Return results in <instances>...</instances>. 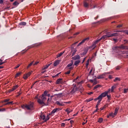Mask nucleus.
Instances as JSON below:
<instances>
[{"mask_svg": "<svg viewBox=\"0 0 128 128\" xmlns=\"http://www.w3.org/2000/svg\"><path fill=\"white\" fill-rule=\"evenodd\" d=\"M92 100H94L93 98H90L89 99L87 100L86 102H92Z\"/></svg>", "mask_w": 128, "mask_h": 128, "instance_id": "nucleus-35", "label": "nucleus"}, {"mask_svg": "<svg viewBox=\"0 0 128 128\" xmlns=\"http://www.w3.org/2000/svg\"><path fill=\"white\" fill-rule=\"evenodd\" d=\"M116 80H118L120 82V79L119 78H116L114 82H116Z\"/></svg>", "mask_w": 128, "mask_h": 128, "instance_id": "nucleus-42", "label": "nucleus"}, {"mask_svg": "<svg viewBox=\"0 0 128 128\" xmlns=\"http://www.w3.org/2000/svg\"><path fill=\"white\" fill-rule=\"evenodd\" d=\"M72 64H74V62H72L71 63L68 64L66 66L68 70H74Z\"/></svg>", "mask_w": 128, "mask_h": 128, "instance_id": "nucleus-9", "label": "nucleus"}, {"mask_svg": "<svg viewBox=\"0 0 128 128\" xmlns=\"http://www.w3.org/2000/svg\"><path fill=\"white\" fill-rule=\"evenodd\" d=\"M18 2H16V1L15 2H14L13 3L14 6H18Z\"/></svg>", "mask_w": 128, "mask_h": 128, "instance_id": "nucleus-41", "label": "nucleus"}, {"mask_svg": "<svg viewBox=\"0 0 128 128\" xmlns=\"http://www.w3.org/2000/svg\"><path fill=\"white\" fill-rule=\"evenodd\" d=\"M61 126H66V124H64V123H62V124H61Z\"/></svg>", "mask_w": 128, "mask_h": 128, "instance_id": "nucleus-49", "label": "nucleus"}, {"mask_svg": "<svg viewBox=\"0 0 128 128\" xmlns=\"http://www.w3.org/2000/svg\"><path fill=\"white\" fill-rule=\"evenodd\" d=\"M72 56H74L76 54V49H74V50H72Z\"/></svg>", "mask_w": 128, "mask_h": 128, "instance_id": "nucleus-32", "label": "nucleus"}, {"mask_svg": "<svg viewBox=\"0 0 128 128\" xmlns=\"http://www.w3.org/2000/svg\"><path fill=\"white\" fill-rule=\"evenodd\" d=\"M126 56H124V58H128V54L126 53Z\"/></svg>", "mask_w": 128, "mask_h": 128, "instance_id": "nucleus-62", "label": "nucleus"}, {"mask_svg": "<svg viewBox=\"0 0 128 128\" xmlns=\"http://www.w3.org/2000/svg\"><path fill=\"white\" fill-rule=\"evenodd\" d=\"M56 104H58V106H64L65 104H64V102H60L58 101H57L56 102Z\"/></svg>", "mask_w": 128, "mask_h": 128, "instance_id": "nucleus-12", "label": "nucleus"}, {"mask_svg": "<svg viewBox=\"0 0 128 128\" xmlns=\"http://www.w3.org/2000/svg\"><path fill=\"white\" fill-rule=\"evenodd\" d=\"M128 92V88H124V94H126V92Z\"/></svg>", "mask_w": 128, "mask_h": 128, "instance_id": "nucleus-40", "label": "nucleus"}, {"mask_svg": "<svg viewBox=\"0 0 128 128\" xmlns=\"http://www.w3.org/2000/svg\"><path fill=\"white\" fill-rule=\"evenodd\" d=\"M84 6L85 8H88V3L87 2H84Z\"/></svg>", "mask_w": 128, "mask_h": 128, "instance_id": "nucleus-34", "label": "nucleus"}, {"mask_svg": "<svg viewBox=\"0 0 128 128\" xmlns=\"http://www.w3.org/2000/svg\"><path fill=\"white\" fill-rule=\"evenodd\" d=\"M106 108H108V104H105L104 106L101 107L100 110H102Z\"/></svg>", "mask_w": 128, "mask_h": 128, "instance_id": "nucleus-23", "label": "nucleus"}, {"mask_svg": "<svg viewBox=\"0 0 128 128\" xmlns=\"http://www.w3.org/2000/svg\"><path fill=\"white\" fill-rule=\"evenodd\" d=\"M58 74H60V73L56 74V76H53V78H56V76H58Z\"/></svg>", "mask_w": 128, "mask_h": 128, "instance_id": "nucleus-58", "label": "nucleus"}, {"mask_svg": "<svg viewBox=\"0 0 128 128\" xmlns=\"http://www.w3.org/2000/svg\"><path fill=\"white\" fill-rule=\"evenodd\" d=\"M34 99L36 100L38 99V100H40V98H38V96H36L34 97Z\"/></svg>", "mask_w": 128, "mask_h": 128, "instance_id": "nucleus-47", "label": "nucleus"}, {"mask_svg": "<svg viewBox=\"0 0 128 128\" xmlns=\"http://www.w3.org/2000/svg\"><path fill=\"white\" fill-rule=\"evenodd\" d=\"M88 62H89V60H88L86 62V68H88Z\"/></svg>", "mask_w": 128, "mask_h": 128, "instance_id": "nucleus-44", "label": "nucleus"}, {"mask_svg": "<svg viewBox=\"0 0 128 128\" xmlns=\"http://www.w3.org/2000/svg\"><path fill=\"white\" fill-rule=\"evenodd\" d=\"M34 64V62H31L28 66L27 68H28L30 66H32Z\"/></svg>", "mask_w": 128, "mask_h": 128, "instance_id": "nucleus-28", "label": "nucleus"}, {"mask_svg": "<svg viewBox=\"0 0 128 128\" xmlns=\"http://www.w3.org/2000/svg\"><path fill=\"white\" fill-rule=\"evenodd\" d=\"M116 84H114V85L112 86L110 89V92H114V90H116Z\"/></svg>", "mask_w": 128, "mask_h": 128, "instance_id": "nucleus-13", "label": "nucleus"}, {"mask_svg": "<svg viewBox=\"0 0 128 128\" xmlns=\"http://www.w3.org/2000/svg\"><path fill=\"white\" fill-rule=\"evenodd\" d=\"M18 88V85H16L14 86V87L11 89L10 91L11 92H14V90H16V88Z\"/></svg>", "mask_w": 128, "mask_h": 128, "instance_id": "nucleus-17", "label": "nucleus"}, {"mask_svg": "<svg viewBox=\"0 0 128 128\" xmlns=\"http://www.w3.org/2000/svg\"><path fill=\"white\" fill-rule=\"evenodd\" d=\"M72 58L74 60H80V56L78 55H77Z\"/></svg>", "mask_w": 128, "mask_h": 128, "instance_id": "nucleus-16", "label": "nucleus"}, {"mask_svg": "<svg viewBox=\"0 0 128 128\" xmlns=\"http://www.w3.org/2000/svg\"><path fill=\"white\" fill-rule=\"evenodd\" d=\"M120 66H117L116 67V70H120Z\"/></svg>", "mask_w": 128, "mask_h": 128, "instance_id": "nucleus-46", "label": "nucleus"}, {"mask_svg": "<svg viewBox=\"0 0 128 128\" xmlns=\"http://www.w3.org/2000/svg\"><path fill=\"white\" fill-rule=\"evenodd\" d=\"M14 102H7L6 104H4V106H7L8 104H12Z\"/></svg>", "mask_w": 128, "mask_h": 128, "instance_id": "nucleus-29", "label": "nucleus"}, {"mask_svg": "<svg viewBox=\"0 0 128 128\" xmlns=\"http://www.w3.org/2000/svg\"><path fill=\"white\" fill-rule=\"evenodd\" d=\"M10 102V99H6L2 102Z\"/></svg>", "mask_w": 128, "mask_h": 128, "instance_id": "nucleus-38", "label": "nucleus"}, {"mask_svg": "<svg viewBox=\"0 0 128 128\" xmlns=\"http://www.w3.org/2000/svg\"><path fill=\"white\" fill-rule=\"evenodd\" d=\"M64 54V52H60L57 56V58H60V56H62V54Z\"/></svg>", "mask_w": 128, "mask_h": 128, "instance_id": "nucleus-30", "label": "nucleus"}, {"mask_svg": "<svg viewBox=\"0 0 128 128\" xmlns=\"http://www.w3.org/2000/svg\"><path fill=\"white\" fill-rule=\"evenodd\" d=\"M118 32H124V34H126L128 35V30H122V31H117Z\"/></svg>", "mask_w": 128, "mask_h": 128, "instance_id": "nucleus-26", "label": "nucleus"}, {"mask_svg": "<svg viewBox=\"0 0 128 128\" xmlns=\"http://www.w3.org/2000/svg\"><path fill=\"white\" fill-rule=\"evenodd\" d=\"M78 34H80V32H77L75 33L74 36H78Z\"/></svg>", "mask_w": 128, "mask_h": 128, "instance_id": "nucleus-48", "label": "nucleus"}, {"mask_svg": "<svg viewBox=\"0 0 128 128\" xmlns=\"http://www.w3.org/2000/svg\"><path fill=\"white\" fill-rule=\"evenodd\" d=\"M88 40H90V38H86L84 39L83 40H82L81 42H80L78 45L77 46V48H78V46H82V44H84V42H88Z\"/></svg>", "mask_w": 128, "mask_h": 128, "instance_id": "nucleus-8", "label": "nucleus"}, {"mask_svg": "<svg viewBox=\"0 0 128 128\" xmlns=\"http://www.w3.org/2000/svg\"><path fill=\"white\" fill-rule=\"evenodd\" d=\"M5 62H0V66H2V64H4Z\"/></svg>", "mask_w": 128, "mask_h": 128, "instance_id": "nucleus-57", "label": "nucleus"}, {"mask_svg": "<svg viewBox=\"0 0 128 128\" xmlns=\"http://www.w3.org/2000/svg\"><path fill=\"white\" fill-rule=\"evenodd\" d=\"M66 74H70V70H68L65 72Z\"/></svg>", "mask_w": 128, "mask_h": 128, "instance_id": "nucleus-45", "label": "nucleus"}, {"mask_svg": "<svg viewBox=\"0 0 128 128\" xmlns=\"http://www.w3.org/2000/svg\"><path fill=\"white\" fill-rule=\"evenodd\" d=\"M22 108H26V110H34V103L23 105Z\"/></svg>", "mask_w": 128, "mask_h": 128, "instance_id": "nucleus-3", "label": "nucleus"}, {"mask_svg": "<svg viewBox=\"0 0 128 128\" xmlns=\"http://www.w3.org/2000/svg\"><path fill=\"white\" fill-rule=\"evenodd\" d=\"M109 78H110V80H112V76H109Z\"/></svg>", "mask_w": 128, "mask_h": 128, "instance_id": "nucleus-59", "label": "nucleus"}, {"mask_svg": "<svg viewBox=\"0 0 128 128\" xmlns=\"http://www.w3.org/2000/svg\"><path fill=\"white\" fill-rule=\"evenodd\" d=\"M38 64V62H36L34 64V66H36V64Z\"/></svg>", "mask_w": 128, "mask_h": 128, "instance_id": "nucleus-55", "label": "nucleus"}, {"mask_svg": "<svg viewBox=\"0 0 128 128\" xmlns=\"http://www.w3.org/2000/svg\"><path fill=\"white\" fill-rule=\"evenodd\" d=\"M102 120H104V119H102V118H100L98 120V122H100V124H102Z\"/></svg>", "mask_w": 128, "mask_h": 128, "instance_id": "nucleus-33", "label": "nucleus"}, {"mask_svg": "<svg viewBox=\"0 0 128 128\" xmlns=\"http://www.w3.org/2000/svg\"><path fill=\"white\" fill-rule=\"evenodd\" d=\"M4 2V0H0V4H2Z\"/></svg>", "mask_w": 128, "mask_h": 128, "instance_id": "nucleus-61", "label": "nucleus"}, {"mask_svg": "<svg viewBox=\"0 0 128 128\" xmlns=\"http://www.w3.org/2000/svg\"><path fill=\"white\" fill-rule=\"evenodd\" d=\"M72 102L70 101H68V102H64V104H70Z\"/></svg>", "mask_w": 128, "mask_h": 128, "instance_id": "nucleus-54", "label": "nucleus"}, {"mask_svg": "<svg viewBox=\"0 0 128 128\" xmlns=\"http://www.w3.org/2000/svg\"><path fill=\"white\" fill-rule=\"evenodd\" d=\"M110 93V88H109L108 90L104 92H102V94H105L104 98L106 96H107L108 100H110V94H109Z\"/></svg>", "mask_w": 128, "mask_h": 128, "instance_id": "nucleus-6", "label": "nucleus"}, {"mask_svg": "<svg viewBox=\"0 0 128 128\" xmlns=\"http://www.w3.org/2000/svg\"><path fill=\"white\" fill-rule=\"evenodd\" d=\"M74 86V88H73L72 92H76L78 90V89H76V84H73Z\"/></svg>", "mask_w": 128, "mask_h": 128, "instance_id": "nucleus-20", "label": "nucleus"}, {"mask_svg": "<svg viewBox=\"0 0 128 128\" xmlns=\"http://www.w3.org/2000/svg\"><path fill=\"white\" fill-rule=\"evenodd\" d=\"M100 84L96 85L94 87V90H96V88H100Z\"/></svg>", "mask_w": 128, "mask_h": 128, "instance_id": "nucleus-36", "label": "nucleus"}, {"mask_svg": "<svg viewBox=\"0 0 128 128\" xmlns=\"http://www.w3.org/2000/svg\"><path fill=\"white\" fill-rule=\"evenodd\" d=\"M92 92H90L88 93V94H92Z\"/></svg>", "mask_w": 128, "mask_h": 128, "instance_id": "nucleus-64", "label": "nucleus"}, {"mask_svg": "<svg viewBox=\"0 0 128 128\" xmlns=\"http://www.w3.org/2000/svg\"><path fill=\"white\" fill-rule=\"evenodd\" d=\"M92 68L90 70V72H89L90 74H92Z\"/></svg>", "mask_w": 128, "mask_h": 128, "instance_id": "nucleus-63", "label": "nucleus"}, {"mask_svg": "<svg viewBox=\"0 0 128 128\" xmlns=\"http://www.w3.org/2000/svg\"><path fill=\"white\" fill-rule=\"evenodd\" d=\"M118 108H116L115 109L114 113H110L109 116H112V118H114L116 114H118Z\"/></svg>", "mask_w": 128, "mask_h": 128, "instance_id": "nucleus-7", "label": "nucleus"}, {"mask_svg": "<svg viewBox=\"0 0 128 128\" xmlns=\"http://www.w3.org/2000/svg\"><path fill=\"white\" fill-rule=\"evenodd\" d=\"M92 82H93V84L94 86L95 84H98V81L96 80H94H94H91Z\"/></svg>", "mask_w": 128, "mask_h": 128, "instance_id": "nucleus-37", "label": "nucleus"}, {"mask_svg": "<svg viewBox=\"0 0 128 128\" xmlns=\"http://www.w3.org/2000/svg\"><path fill=\"white\" fill-rule=\"evenodd\" d=\"M26 22H21L20 23V26H26Z\"/></svg>", "mask_w": 128, "mask_h": 128, "instance_id": "nucleus-31", "label": "nucleus"}, {"mask_svg": "<svg viewBox=\"0 0 128 128\" xmlns=\"http://www.w3.org/2000/svg\"><path fill=\"white\" fill-rule=\"evenodd\" d=\"M62 79L59 78V79L57 80L56 81V84H62Z\"/></svg>", "mask_w": 128, "mask_h": 128, "instance_id": "nucleus-15", "label": "nucleus"}, {"mask_svg": "<svg viewBox=\"0 0 128 128\" xmlns=\"http://www.w3.org/2000/svg\"><path fill=\"white\" fill-rule=\"evenodd\" d=\"M50 114H48L46 116V118H45V120H44V122H48V120H50Z\"/></svg>", "mask_w": 128, "mask_h": 128, "instance_id": "nucleus-22", "label": "nucleus"}, {"mask_svg": "<svg viewBox=\"0 0 128 128\" xmlns=\"http://www.w3.org/2000/svg\"><path fill=\"white\" fill-rule=\"evenodd\" d=\"M122 25L120 24V25H118V26H117V28H122Z\"/></svg>", "mask_w": 128, "mask_h": 128, "instance_id": "nucleus-52", "label": "nucleus"}, {"mask_svg": "<svg viewBox=\"0 0 128 128\" xmlns=\"http://www.w3.org/2000/svg\"><path fill=\"white\" fill-rule=\"evenodd\" d=\"M6 110L5 108H0V112H6Z\"/></svg>", "mask_w": 128, "mask_h": 128, "instance_id": "nucleus-43", "label": "nucleus"}, {"mask_svg": "<svg viewBox=\"0 0 128 128\" xmlns=\"http://www.w3.org/2000/svg\"><path fill=\"white\" fill-rule=\"evenodd\" d=\"M20 94H22V92H19L18 93V95H17V96H20Z\"/></svg>", "mask_w": 128, "mask_h": 128, "instance_id": "nucleus-60", "label": "nucleus"}, {"mask_svg": "<svg viewBox=\"0 0 128 128\" xmlns=\"http://www.w3.org/2000/svg\"><path fill=\"white\" fill-rule=\"evenodd\" d=\"M60 110H62V108H56L52 110L51 114H56V112H60Z\"/></svg>", "mask_w": 128, "mask_h": 128, "instance_id": "nucleus-11", "label": "nucleus"}, {"mask_svg": "<svg viewBox=\"0 0 128 128\" xmlns=\"http://www.w3.org/2000/svg\"><path fill=\"white\" fill-rule=\"evenodd\" d=\"M46 96H48V92L44 91V93L41 96V99H38V102L41 106H46Z\"/></svg>", "mask_w": 128, "mask_h": 128, "instance_id": "nucleus-2", "label": "nucleus"}, {"mask_svg": "<svg viewBox=\"0 0 128 128\" xmlns=\"http://www.w3.org/2000/svg\"><path fill=\"white\" fill-rule=\"evenodd\" d=\"M50 66V64L46 65L45 66H44V68H42V70H46V68H48V66Z\"/></svg>", "mask_w": 128, "mask_h": 128, "instance_id": "nucleus-24", "label": "nucleus"}, {"mask_svg": "<svg viewBox=\"0 0 128 128\" xmlns=\"http://www.w3.org/2000/svg\"><path fill=\"white\" fill-rule=\"evenodd\" d=\"M106 74L108 73H104L98 76L97 78H98V80H100V78H104V76H106Z\"/></svg>", "mask_w": 128, "mask_h": 128, "instance_id": "nucleus-14", "label": "nucleus"}, {"mask_svg": "<svg viewBox=\"0 0 128 128\" xmlns=\"http://www.w3.org/2000/svg\"><path fill=\"white\" fill-rule=\"evenodd\" d=\"M118 36V34H110V32L107 33L106 35L102 36L100 40H96L95 41L94 44H92V48H93V50L96 48V44H98V42H100L101 40H104V38H110V36Z\"/></svg>", "mask_w": 128, "mask_h": 128, "instance_id": "nucleus-1", "label": "nucleus"}, {"mask_svg": "<svg viewBox=\"0 0 128 128\" xmlns=\"http://www.w3.org/2000/svg\"><path fill=\"white\" fill-rule=\"evenodd\" d=\"M106 96V94H101L100 95L98 98L94 99V100H98V101L97 102V104H100V102H102V98H104Z\"/></svg>", "mask_w": 128, "mask_h": 128, "instance_id": "nucleus-5", "label": "nucleus"}, {"mask_svg": "<svg viewBox=\"0 0 128 128\" xmlns=\"http://www.w3.org/2000/svg\"><path fill=\"white\" fill-rule=\"evenodd\" d=\"M65 112H67V114H68L72 112V110H71L70 108H68L66 110Z\"/></svg>", "mask_w": 128, "mask_h": 128, "instance_id": "nucleus-19", "label": "nucleus"}, {"mask_svg": "<svg viewBox=\"0 0 128 128\" xmlns=\"http://www.w3.org/2000/svg\"><path fill=\"white\" fill-rule=\"evenodd\" d=\"M20 64H18L16 67H15V68H20Z\"/></svg>", "mask_w": 128, "mask_h": 128, "instance_id": "nucleus-50", "label": "nucleus"}, {"mask_svg": "<svg viewBox=\"0 0 128 128\" xmlns=\"http://www.w3.org/2000/svg\"><path fill=\"white\" fill-rule=\"evenodd\" d=\"M114 50H128V46L122 44L120 46H116L113 48Z\"/></svg>", "mask_w": 128, "mask_h": 128, "instance_id": "nucleus-4", "label": "nucleus"}, {"mask_svg": "<svg viewBox=\"0 0 128 128\" xmlns=\"http://www.w3.org/2000/svg\"><path fill=\"white\" fill-rule=\"evenodd\" d=\"M80 92H84V88L82 87L80 88Z\"/></svg>", "mask_w": 128, "mask_h": 128, "instance_id": "nucleus-51", "label": "nucleus"}, {"mask_svg": "<svg viewBox=\"0 0 128 128\" xmlns=\"http://www.w3.org/2000/svg\"><path fill=\"white\" fill-rule=\"evenodd\" d=\"M32 71H31L30 72H28V74H24L23 76V78H24V80H26L30 76V75L32 74Z\"/></svg>", "mask_w": 128, "mask_h": 128, "instance_id": "nucleus-10", "label": "nucleus"}, {"mask_svg": "<svg viewBox=\"0 0 128 128\" xmlns=\"http://www.w3.org/2000/svg\"><path fill=\"white\" fill-rule=\"evenodd\" d=\"M124 44H128V40H124Z\"/></svg>", "mask_w": 128, "mask_h": 128, "instance_id": "nucleus-39", "label": "nucleus"}, {"mask_svg": "<svg viewBox=\"0 0 128 128\" xmlns=\"http://www.w3.org/2000/svg\"><path fill=\"white\" fill-rule=\"evenodd\" d=\"M60 60H56L54 64V66H58V64H60Z\"/></svg>", "mask_w": 128, "mask_h": 128, "instance_id": "nucleus-18", "label": "nucleus"}, {"mask_svg": "<svg viewBox=\"0 0 128 128\" xmlns=\"http://www.w3.org/2000/svg\"><path fill=\"white\" fill-rule=\"evenodd\" d=\"M80 60H76L74 62V65H75L76 66H78V64H80Z\"/></svg>", "mask_w": 128, "mask_h": 128, "instance_id": "nucleus-21", "label": "nucleus"}, {"mask_svg": "<svg viewBox=\"0 0 128 128\" xmlns=\"http://www.w3.org/2000/svg\"><path fill=\"white\" fill-rule=\"evenodd\" d=\"M22 74V72H18L16 73V74L15 78H18V76H20Z\"/></svg>", "mask_w": 128, "mask_h": 128, "instance_id": "nucleus-27", "label": "nucleus"}, {"mask_svg": "<svg viewBox=\"0 0 128 128\" xmlns=\"http://www.w3.org/2000/svg\"><path fill=\"white\" fill-rule=\"evenodd\" d=\"M40 118L42 120H46V116L44 114H41Z\"/></svg>", "mask_w": 128, "mask_h": 128, "instance_id": "nucleus-25", "label": "nucleus"}, {"mask_svg": "<svg viewBox=\"0 0 128 128\" xmlns=\"http://www.w3.org/2000/svg\"><path fill=\"white\" fill-rule=\"evenodd\" d=\"M113 40H114V42H118V40H117V39H116V38H114V39H113Z\"/></svg>", "mask_w": 128, "mask_h": 128, "instance_id": "nucleus-56", "label": "nucleus"}, {"mask_svg": "<svg viewBox=\"0 0 128 128\" xmlns=\"http://www.w3.org/2000/svg\"><path fill=\"white\" fill-rule=\"evenodd\" d=\"M86 122H88V120H86V122H83L82 123V126H84V124H86Z\"/></svg>", "mask_w": 128, "mask_h": 128, "instance_id": "nucleus-53", "label": "nucleus"}]
</instances>
